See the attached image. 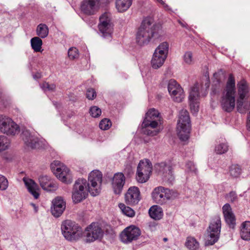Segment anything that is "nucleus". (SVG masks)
I'll return each instance as SVG.
<instances>
[{
    "label": "nucleus",
    "instance_id": "1",
    "mask_svg": "<svg viewBox=\"0 0 250 250\" xmlns=\"http://www.w3.org/2000/svg\"><path fill=\"white\" fill-rule=\"evenodd\" d=\"M162 34V26L153 23L150 18L145 19L136 35V42L140 45L147 44L152 38L158 39Z\"/></svg>",
    "mask_w": 250,
    "mask_h": 250
},
{
    "label": "nucleus",
    "instance_id": "2",
    "mask_svg": "<svg viewBox=\"0 0 250 250\" xmlns=\"http://www.w3.org/2000/svg\"><path fill=\"white\" fill-rule=\"evenodd\" d=\"M161 118L158 110L154 108L149 109L146 113L142 125L143 132L152 136L158 134L160 129L157 127L161 124Z\"/></svg>",
    "mask_w": 250,
    "mask_h": 250
},
{
    "label": "nucleus",
    "instance_id": "3",
    "mask_svg": "<svg viewBox=\"0 0 250 250\" xmlns=\"http://www.w3.org/2000/svg\"><path fill=\"white\" fill-rule=\"evenodd\" d=\"M235 87L234 78L232 74H230L221 101L223 109L228 112L232 111L235 107Z\"/></svg>",
    "mask_w": 250,
    "mask_h": 250
},
{
    "label": "nucleus",
    "instance_id": "4",
    "mask_svg": "<svg viewBox=\"0 0 250 250\" xmlns=\"http://www.w3.org/2000/svg\"><path fill=\"white\" fill-rule=\"evenodd\" d=\"M190 123L188 111L186 109L181 110L179 112L177 132L179 138L183 141H186L189 138L190 130Z\"/></svg>",
    "mask_w": 250,
    "mask_h": 250
},
{
    "label": "nucleus",
    "instance_id": "5",
    "mask_svg": "<svg viewBox=\"0 0 250 250\" xmlns=\"http://www.w3.org/2000/svg\"><path fill=\"white\" fill-rule=\"evenodd\" d=\"M61 230L64 237L70 241L77 240L82 236V228L71 220L63 221L61 225Z\"/></svg>",
    "mask_w": 250,
    "mask_h": 250
},
{
    "label": "nucleus",
    "instance_id": "6",
    "mask_svg": "<svg viewBox=\"0 0 250 250\" xmlns=\"http://www.w3.org/2000/svg\"><path fill=\"white\" fill-rule=\"evenodd\" d=\"M221 229V221L220 217L214 216L210 223L207 229L205 245L206 246L213 245L219 239Z\"/></svg>",
    "mask_w": 250,
    "mask_h": 250
},
{
    "label": "nucleus",
    "instance_id": "7",
    "mask_svg": "<svg viewBox=\"0 0 250 250\" xmlns=\"http://www.w3.org/2000/svg\"><path fill=\"white\" fill-rule=\"evenodd\" d=\"M89 191L88 183L86 179L80 178L75 181L72 192L73 202L76 204L85 199Z\"/></svg>",
    "mask_w": 250,
    "mask_h": 250
},
{
    "label": "nucleus",
    "instance_id": "8",
    "mask_svg": "<svg viewBox=\"0 0 250 250\" xmlns=\"http://www.w3.org/2000/svg\"><path fill=\"white\" fill-rule=\"evenodd\" d=\"M168 48V43L163 42L155 49L151 61V65L153 69H157L164 64L167 58Z\"/></svg>",
    "mask_w": 250,
    "mask_h": 250
},
{
    "label": "nucleus",
    "instance_id": "9",
    "mask_svg": "<svg viewBox=\"0 0 250 250\" xmlns=\"http://www.w3.org/2000/svg\"><path fill=\"white\" fill-rule=\"evenodd\" d=\"M52 171L61 182L69 184L72 182V176L69 169L59 161H54L51 164Z\"/></svg>",
    "mask_w": 250,
    "mask_h": 250
},
{
    "label": "nucleus",
    "instance_id": "10",
    "mask_svg": "<svg viewBox=\"0 0 250 250\" xmlns=\"http://www.w3.org/2000/svg\"><path fill=\"white\" fill-rule=\"evenodd\" d=\"M20 132L19 125L11 118L0 115V132L7 136H16Z\"/></svg>",
    "mask_w": 250,
    "mask_h": 250
},
{
    "label": "nucleus",
    "instance_id": "11",
    "mask_svg": "<svg viewBox=\"0 0 250 250\" xmlns=\"http://www.w3.org/2000/svg\"><path fill=\"white\" fill-rule=\"evenodd\" d=\"M103 174L98 170L92 171L88 176L89 192L93 196L98 195L101 191Z\"/></svg>",
    "mask_w": 250,
    "mask_h": 250
},
{
    "label": "nucleus",
    "instance_id": "12",
    "mask_svg": "<svg viewBox=\"0 0 250 250\" xmlns=\"http://www.w3.org/2000/svg\"><path fill=\"white\" fill-rule=\"evenodd\" d=\"M152 166L147 159L140 161L137 167L136 179L138 182L144 183L148 181L151 173Z\"/></svg>",
    "mask_w": 250,
    "mask_h": 250
},
{
    "label": "nucleus",
    "instance_id": "13",
    "mask_svg": "<svg viewBox=\"0 0 250 250\" xmlns=\"http://www.w3.org/2000/svg\"><path fill=\"white\" fill-rule=\"evenodd\" d=\"M172 193V191L168 188L159 186L153 190L151 195L152 199L156 203L164 205L170 199Z\"/></svg>",
    "mask_w": 250,
    "mask_h": 250
},
{
    "label": "nucleus",
    "instance_id": "14",
    "mask_svg": "<svg viewBox=\"0 0 250 250\" xmlns=\"http://www.w3.org/2000/svg\"><path fill=\"white\" fill-rule=\"evenodd\" d=\"M104 230L97 223H92L85 229L84 236L87 242H92L102 238Z\"/></svg>",
    "mask_w": 250,
    "mask_h": 250
},
{
    "label": "nucleus",
    "instance_id": "15",
    "mask_svg": "<svg viewBox=\"0 0 250 250\" xmlns=\"http://www.w3.org/2000/svg\"><path fill=\"white\" fill-rule=\"evenodd\" d=\"M200 85L197 83L192 86L189 92L188 103L192 113L195 114L199 111L200 103L199 90Z\"/></svg>",
    "mask_w": 250,
    "mask_h": 250
},
{
    "label": "nucleus",
    "instance_id": "16",
    "mask_svg": "<svg viewBox=\"0 0 250 250\" xmlns=\"http://www.w3.org/2000/svg\"><path fill=\"white\" fill-rule=\"evenodd\" d=\"M167 89L171 98L175 102L180 103L184 99V90L175 80L171 79L169 81Z\"/></svg>",
    "mask_w": 250,
    "mask_h": 250
},
{
    "label": "nucleus",
    "instance_id": "17",
    "mask_svg": "<svg viewBox=\"0 0 250 250\" xmlns=\"http://www.w3.org/2000/svg\"><path fill=\"white\" fill-rule=\"evenodd\" d=\"M238 98L237 99V108L239 112H241V108L243 106L245 100L249 95V87L247 83L244 80L238 83Z\"/></svg>",
    "mask_w": 250,
    "mask_h": 250
},
{
    "label": "nucleus",
    "instance_id": "18",
    "mask_svg": "<svg viewBox=\"0 0 250 250\" xmlns=\"http://www.w3.org/2000/svg\"><path fill=\"white\" fill-rule=\"evenodd\" d=\"M141 233V230L138 227L131 225L126 228L121 232V240L124 243H130L138 239Z\"/></svg>",
    "mask_w": 250,
    "mask_h": 250
},
{
    "label": "nucleus",
    "instance_id": "19",
    "mask_svg": "<svg viewBox=\"0 0 250 250\" xmlns=\"http://www.w3.org/2000/svg\"><path fill=\"white\" fill-rule=\"evenodd\" d=\"M155 168L158 174L164 181L169 183H172L175 179L171 167L165 163H161L156 165Z\"/></svg>",
    "mask_w": 250,
    "mask_h": 250
},
{
    "label": "nucleus",
    "instance_id": "20",
    "mask_svg": "<svg viewBox=\"0 0 250 250\" xmlns=\"http://www.w3.org/2000/svg\"><path fill=\"white\" fill-rule=\"evenodd\" d=\"M141 200L140 191L138 188L131 187L125 194V201L129 205H136Z\"/></svg>",
    "mask_w": 250,
    "mask_h": 250
},
{
    "label": "nucleus",
    "instance_id": "21",
    "mask_svg": "<svg viewBox=\"0 0 250 250\" xmlns=\"http://www.w3.org/2000/svg\"><path fill=\"white\" fill-rule=\"evenodd\" d=\"M125 177L121 172L115 173L111 180V187L113 192L116 194H120L125 184Z\"/></svg>",
    "mask_w": 250,
    "mask_h": 250
},
{
    "label": "nucleus",
    "instance_id": "22",
    "mask_svg": "<svg viewBox=\"0 0 250 250\" xmlns=\"http://www.w3.org/2000/svg\"><path fill=\"white\" fill-rule=\"evenodd\" d=\"M21 137L25 145L31 148H38L41 146V142L38 138L32 135L28 130L23 131Z\"/></svg>",
    "mask_w": 250,
    "mask_h": 250
},
{
    "label": "nucleus",
    "instance_id": "23",
    "mask_svg": "<svg viewBox=\"0 0 250 250\" xmlns=\"http://www.w3.org/2000/svg\"><path fill=\"white\" fill-rule=\"evenodd\" d=\"M65 202L62 197H56L52 201V206L51 207L52 215L56 217L60 216L65 208Z\"/></svg>",
    "mask_w": 250,
    "mask_h": 250
},
{
    "label": "nucleus",
    "instance_id": "24",
    "mask_svg": "<svg viewBox=\"0 0 250 250\" xmlns=\"http://www.w3.org/2000/svg\"><path fill=\"white\" fill-rule=\"evenodd\" d=\"M39 182L44 190L52 191L56 190L58 188L57 184L46 175L40 176L39 177Z\"/></svg>",
    "mask_w": 250,
    "mask_h": 250
},
{
    "label": "nucleus",
    "instance_id": "25",
    "mask_svg": "<svg viewBox=\"0 0 250 250\" xmlns=\"http://www.w3.org/2000/svg\"><path fill=\"white\" fill-rule=\"evenodd\" d=\"M222 210L226 223L230 228L233 229L235 225V218L230 205L229 204L224 205Z\"/></svg>",
    "mask_w": 250,
    "mask_h": 250
},
{
    "label": "nucleus",
    "instance_id": "26",
    "mask_svg": "<svg viewBox=\"0 0 250 250\" xmlns=\"http://www.w3.org/2000/svg\"><path fill=\"white\" fill-rule=\"evenodd\" d=\"M23 181L28 189V191L35 199H38L40 196V188L34 181L31 179L24 177Z\"/></svg>",
    "mask_w": 250,
    "mask_h": 250
},
{
    "label": "nucleus",
    "instance_id": "27",
    "mask_svg": "<svg viewBox=\"0 0 250 250\" xmlns=\"http://www.w3.org/2000/svg\"><path fill=\"white\" fill-rule=\"evenodd\" d=\"M133 0H115V7L120 13L126 11L131 6Z\"/></svg>",
    "mask_w": 250,
    "mask_h": 250
},
{
    "label": "nucleus",
    "instance_id": "28",
    "mask_svg": "<svg viewBox=\"0 0 250 250\" xmlns=\"http://www.w3.org/2000/svg\"><path fill=\"white\" fill-rule=\"evenodd\" d=\"M240 234L243 240H250V222L246 221L242 224Z\"/></svg>",
    "mask_w": 250,
    "mask_h": 250
},
{
    "label": "nucleus",
    "instance_id": "29",
    "mask_svg": "<svg viewBox=\"0 0 250 250\" xmlns=\"http://www.w3.org/2000/svg\"><path fill=\"white\" fill-rule=\"evenodd\" d=\"M149 214L151 218L155 220H159L163 215L162 209L158 206H153L149 209Z\"/></svg>",
    "mask_w": 250,
    "mask_h": 250
},
{
    "label": "nucleus",
    "instance_id": "30",
    "mask_svg": "<svg viewBox=\"0 0 250 250\" xmlns=\"http://www.w3.org/2000/svg\"><path fill=\"white\" fill-rule=\"evenodd\" d=\"M185 246L188 250H197L200 244L199 242L192 236H188L186 238Z\"/></svg>",
    "mask_w": 250,
    "mask_h": 250
},
{
    "label": "nucleus",
    "instance_id": "31",
    "mask_svg": "<svg viewBox=\"0 0 250 250\" xmlns=\"http://www.w3.org/2000/svg\"><path fill=\"white\" fill-rule=\"evenodd\" d=\"M102 28H101V24H99V28L100 31L102 33L104 37L110 36L113 32V25L112 23H107L103 24Z\"/></svg>",
    "mask_w": 250,
    "mask_h": 250
},
{
    "label": "nucleus",
    "instance_id": "32",
    "mask_svg": "<svg viewBox=\"0 0 250 250\" xmlns=\"http://www.w3.org/2000/svg\"><path fill=\"white\" fill-rule=\"evenodd\" d=\"M37 35L42 38L46 37L48 35L49 30L47 25L41 23L37 27Z\"/></svg>",
    "mask_w": 250,
    "mask_h": 250
},
{
    "label": "nucleus",
    "instance_id": "33",
    "mask_svg": "<svg viewBox=\"0 0 250 250\" xmlns=\"http://www.w3.org/2000/svg\"><path fill=\"white\" fill-rule=\"evenodd\" d=\"M42 44V41L39 37H35L31 40V47L35 52L41 51Z\"/></svg>",
    "mask_w": 250,
    "mask_h": 250
},
{
    "label": "nucleus",
    "instance_id": "34",
    "mask_svg": "<svg viewBox=\"0 0 250 250\" xmlns=\"http://www.w3.org/2000/svg\"><path fill=\"white\" fill-rule=\"evenodd\" d=\"M119 207L123 213L127 216L132 217L135 215V211L131 208L126 206L124 204L120 203L119 204Z\"/></svg>",
    "mask_w": 250,
    "mask_h": 250
},
{
    "label": "nucleus",
    "instance_id": "35",
    "mask_svg": "<svg viewBox=\"0 0 250 250\" xmlns=\"http://www.w3.org/2000/svg\"><path fill=\"white\" fill-rule=\"evenodd\" d=\"M229 146L227 143H221L216 145L215 146L214 151L217 154H223L228 151Z\"/></svg>",
    "mask_w": 250,
    "mask_h": 250
},
{
    "label": "nucleus",
    "instance_id": "36",
    "mask_svg": "<svg viewBox=\"0 0 250 250\" xmlns=\"http://www.w3.org/2000/svg\"><path fill=\"white\" fill-rule=\"evenodd\" d=\"M10 144V141L6 136L0 135V151L7 149Z\"/></svg>",
    "mask_w": 250,
    "mask_h": 250
},
{
    "label": "nucleus",
    "instance_id": "37",
    "mask_svg": "<svg viewBox=\"0 0 250 250\" xmlns=\"http://www.w3.org/2000/svg\"><path fill=\"white\" fill-rule=\"evenodd\" d=\"M100 23L101 28H102L103 24L112 23L111 22L110 15L109 13H105L100 17Z\"/></svg>",
    "mask_w": 250,
    "mask_h": 250
},
{
    "label": "nucleus",
    "instance_id": "38",
    "mask_svg": "<svg viewBox=\"0 0 250 250\" xmlns=\"http://www.w3.org/2000/svg\"><path fill=\"white\" fill-rule=\"evenodd\" d=\"M241 170L238 165H232L229 169L230 175L233 177H238L241 174Z\"/></svg>",
    "mask_w": 250,
    "mask_h": 250
},
{
    "label": "nucleus",
    "instance_id": "39",
    "mask_svg": "<svg viewBox=\"0 0 250 250\" xmlns=\"http://www.w3.org/2000/svg\"><path fill=\"white\" fill-rule=\"evenodd\" d=\"M68 56L70 60L77 59L79 57L78 50L75 47H71L68 51Z\"/></svg>",
    "mask_w": 250,
    "mask_h": 250
},
{
    "label": "nucleus",
    "instance_id": "40",
    "mask_svg": "<svg viewBox=\"0 0 250 250\" xmlns=\"http://www.w3.org/2000/svg\"><path fill=\"white\" fill-rule=\"evenodd\" d=\"M111 126V121L106 118L103 119L99 124V127L102 130H107Z\"/></svg>",
    "mask_w": 250,
    "mask_h": 250
},
{
    "label": "nucleus",
    "instance_id": "41",
    "mask_svg": "<svg viewBox=\"0 0 250 250\" xmlns=\"http://www.w3.org/2000/svg\"><path fill=\"white\" fill-rule=\"evenodd\" d=\"M89 113L92 117L98 118L101 115L102 111L98 106H93L90 108Z\"/></svg>",
    "mask_w": 250,
    "mask_h": 250
},
{
    "label": "nucleus",
    "instance_id": "42",
    "mask_svg": "<svg viewBox=\"0 0 250 250\" xmlns=\"http://www.w3.org/2000/svg\"><path fill=\"white\" fill-rule=\"evenodd\" d=\"M184 62L188 64H191L193 62L192 53L190 51L185 53L183 56Z\"/></svg>",
    "mask_w": 250,
    "mask_h": 250
},
{
    "label": "nucleus",
    "instance_id": "43",
    "mask_svg": "<svg viewBox=\"0 0 250 250\" xmlns=\"http://www.w3.org/2000/svg\"><path fill=\"white\" fill-rule=\"evenodd\" d=\"M8 186V182L7 179L3 175H0V189L5 190Z\"/></svg>",
    "mask_w": 250,
    "mask_h": 250
},
{
    "label": "nucleus",
    "instance_id": "44",
    "mask_svg": "<svg viewBox=\"0 0 250 250\" xmlns=\"http://www.w3.org/2000/svg\"><path fill=\"white\" fill-rule=\"evenodd\" d=\"M41 87L44 91H54L56 89V85L52 83L49 84L48 83H44L42 84Z\"/></svg>",
    "mask_w": 250,
    "mask_h": 250
},
{
    "label": "nucleus",
    "instance_id": "45",
    "mask_svg": "<svg viewBox=\"0 0 250 250\" xmlns=\"http://www.w3.org/2000/svg\"><path fill=\"white\" fill-rule=\"evenodd\" d=\"M86 95L87 99L92 100L95 98L96 93L94 89L90 88L87 90Z\"/></svg>",
    "mask_w": 250,
    "mask_h": 250
},
{
    "label": "nucleus",
    "instance_id": "46",
    "mask_svg": "<svg viewBox=\"0 0 250 250\" xmlns=\"http://www.w3.org/2000/svg\"><path fill=\"white\" fill-rule=\"evenodd\" d=\"M224 77V72L222 70H220L218 72H215L213 75V79L218 83H219L221 79Z\"/></svg>",
    "mask_w": 250,
    "mask_h": 250
},
{
    "label": "nucleus",
    "instance_id": "47",
    "mask_svg": "<svg viewBox=\"0 0 250 250\" xmlns=\"http://www.w3.org/2000/svg\"><path fill=\"white\" fill-rule=\"evenodd\" d=\"M186 170L188 172H196V168L195 167L194 164L192 162H188L186 165Z\"/></svg>",
    "mask_w": 250,
    "mask_h": 250
},
{
    "label": "nucleus",
    "instance_id": "48",
    "mask_svg": "<svg viewBox=\"0 0 250 250\" xmlns=\"http://www.w3.org/2000/svg\"><path fill=\"white\" fill-rule=\"evenodd\" d=\"M227 199L231 202H234L237 200V195L235 192L231 191L227 195Z\"/></svg>",
    "mask_w": 250,
    "mask_h": 250
},
{
    "label": "nucleus",
    "instance_id": "49",
    "mask_svg": "<svg viewBox=\"0 0 250 250\" xmlns=\"http://www.w3.org/2000/svg\"><path fill=\"white\" fill-rule=\"evenodd\" d=\"M246 126L247 129L250 131V111L248 114L247 119V123H246Z\"/></svg>",
    "mask_w": 250,
    "mask_h": 250
},
{
    "label": "nucleus",
    "instance_id": "50",
    "mask_svg": "<svg viewBox=\"0 0 250 250\" xmlns=\"http://www.w3.org/2000/svg\"><path fill=\"white\" fill-rule=\"evenodd\" d=\"M156 1L159 3H160L162 5H163L164 7L167 6V5L163 1V0H156Z\"/></svg>",
    "mask_w": 250,
    "mask_h": 250
},
{
    "label": "nucleus",
    "instance_id": "51",
    "mask_svg": "<svg viewBox=\"0 0 250 250\" xmlns=\"http://www.w3.org/2000/svg\"><path fill=\"white\" fill-rule=\"evenodd\" d=\"M40 78V76L38 75H34V79H39Z\"/></svg>",
    "mask_w": 250,
    "mask_h": 250
},
{
    "label": "nucleus",
    "instance_id": "52",
    "mask_svg": "<svg viewBox=\"0 0 250 250\" xmlns=\"http://www.w3.org/2000/svg\"><path fill=\"white\" fill-rule=\"evenodd\" d=\"M209 82L208 81L207 83H206V86L207 88H208L209 87Z\"/></svg>",
    "mask_w": 250,
    "mask_h": 250
},
{
    "label": "nucleus",
    "instance_id": "53",
    "mask_svg": "<svg viewBox=\"0 0 250 250\" xmlns=\"http://www.w3.org/2000/svg\"><path fill=\"white\" fill-rule=\"evenodd\" d=\"M164 240L165 241H166L167 240V238H165L164 239Z\"/></svg>",
    "mask_w": 250,
    "mask_h": 250
},
{
    "label": "nucleus",
    "instance_id": "54",
    "mask_svg": "<svg viewBox=\"0 0 250 250\" xmlns=\"http://www.w3.org/2000/svg\"><path fill=\"white\" fill-rule=\"evenodd\" d=\"M181 24L182 25V26H184V27L185 26V25L184 24L181 23Z\"/></svg>",
    "mask_w": 250,
    "mask_h": 250
}]
</instances>
